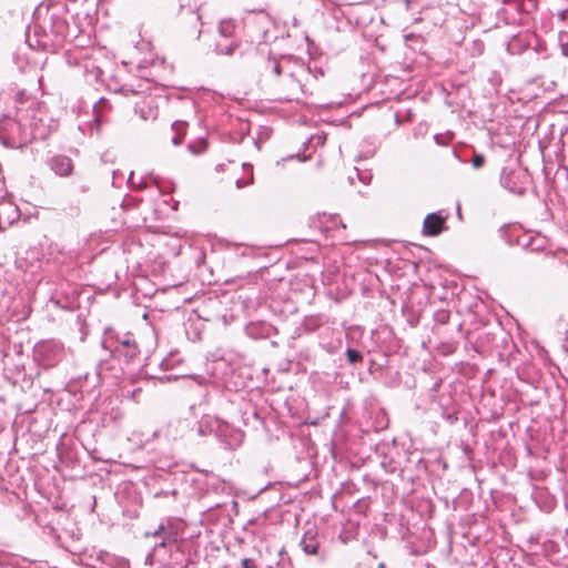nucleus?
Returning <instances> with one entry per match:
<instances>
[{
	"instance_id": "f257e3e1",
	"label": "nucleus",
	"mask_w": 568,
	"mask_h": 568,
	"mask_svg": "<svg viewBox=\"0 0 568 568\" xmlns=\"http://www.w3.org/2000/svg\"><path fill=\"white\" fill-rule=\"evenodd\" d=\"M445 229V217L437 213L426 215L423 223V233L427 236H437Z\"/></svg>"
},
{
	"instance_id": "f03ea898",
	"label": "nucleus",
	"mask_w": 568,
	"mask_h": 568,
	"mask_svg": "<svg viewBox=\"0 0 568 568\" xmlns=\"http://www.w3.org/2000/svg\"><path fill=\"white\" fill-rule=\"evenodd\" d=\"M50 166L57 175L62 178L71 175L74 169L72 160L65 155L53 156Z\"/></svg>"
},
{
	"instance_id": "7ed1b4c3",
	"label": "nucleus",
	"mask_w": 568,
	"mask_h": 568,
	"mask_svg": "<svg viewBox=\"0 0 568 568\" xmlns=\"http://www.w3.org/2000/svg\"><path fill=\"white\" fill-rule=\"evenodd\" d=\"M121 345L126 357L133 358L138 354V346L135 343H131V341L125 339L121 342Z\"/></svg>"
},
{
	"instance_id": "20e7f679",
	"label": "nucleus",
	"mask_w": 568,
	"mask_h": 568,
	"mask_svg": "<svg viewBox=\"0 0 568 568\" xmlns=\"http://www.w3.org/2000/svg\"><path fill=\"white\" fill-rule=\"evenodd\" d=\"M235 30V24L230 20H224L220 23V32L224 37H231Z\"/></svg>"
},
{
	"instance_id": "39448f33",
	"label": "nucleus",
	"mask_w": 568,
	"mask_h": 568,
	"mask_svg": "<svg viewBox=\"0 0 568 568\" xmlns=\"http://www.w3.org/2000/svg\"><path fill=\"white\" fill-rule=\"evenodd\" d=\"M346 357L351 364L359 363L363 361L362 354L358 351L353 349V348L346 349Z\"/></svg>"
},
{
	"instance_id": "423d86ee",
	"label": "nucleus",
	"mask_w": 568,
	"mask_h": 568,
	"mask_svg": "<svg viewBox=\"0 0 568 568\" xmlns=\"http://www.w3.org/2000/svg\"><path fill=\"white\" fill-rule=\"evenodd\" d=\"M303 542V549L307 555H316L318 551V545L317 544H306L305 540Z\"/></svg>"
},
{
	"instance_id": "0eeeda50",
	"label": "nucleus",
	"mask_w": 568,
	"mask_h": 568,
	"mask_svg": "<svg viewBox=\"0 0 568 568\" xmlns=\"http://www.w3.org/2000/svg\"><path fill=\"white\" fill-rule=\"evenodd\" d=\"M471 163L475 169H480L485 163L484 155L475 153L473 156Z\"/></svg>"
},
{
	"instance_id": "6e6552de",
	"label": "nucleus",
	"mask_w": 568,
	"mask_h": 568,
	"mask_svg": "<svg viewBox=\"0 0 568 568\" xmlns=\"http://www.w3.org/2000/svg\"><path fill=\"white\" fill-rule=\"evenodd\" d=\"M242 567L243 568H256V565L253 559L245 558L242 560Z\"/></svg>"
},
{
	"instance_id": "1a4fd4ad",
	"label": "nucleus",
	"mask_w": 568,
	"mask_h": 568,
	"mask_svg": "<svg viewBox=\"0 0 568 568\" xmlns=\"http://www.w3.org/2000/svg\"><path fill=\"white\" fill-rule=\"evenodd\" d=\"M234 49H235V47L232 45V47H227L225 50L221 49V52L225 53V54H232Z\"/></svg>"
},
{
	"instance_id": "9d476101",
	"label": "nucleus",
	"mask_w": 568,
	"mask_h": 568,
	"mask_svg": "<svg viewBox=\"0 0 568 568\" xmlns=\"http://www.w3.org/2000/svg\"><path fill=\"white\" fill-rule=\"evenodd\" d=\"M565 53L568 55V49H565Z\"/></svg>"
}]
</instances>
